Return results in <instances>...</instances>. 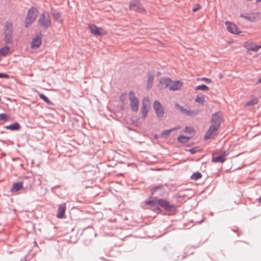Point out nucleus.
<instances>
[{"mask_svg": "<svg viewBox=\"0 0 261 261\" xmlns=\"http://www.w3.org/2000/svg\"><path fill=\"white\" fill-rule=\"evenodd\" d=\"M190 139V137H187L184 135H180L177 138V140L179 142L181 143H186L188 142L189 140Z\"/></svg>", "mask_w": 261, "mask_h": 261, "instance_id": "nucleus-23", "label": "nucleus"}, {"mask_svg": "<svg viewBox=\"0 0 261 261\" xmlns=\"http://www.w3.org/2000/svg\"><path fill=\"white\" fill-rule=\"evenodd\" d=\"M197 80H200L205 82L207 84L211 83L212 81L211 79L207 78V77H202V78H198L197 79Z\"/></svg>", "mask_w": 261, "mask_h": 261, "instance_id": "nucleus-37", "label": "nucleus"}, {"mask_svg": "<svg viewBox=\"0 0 261 261\" xmlns=\"http://www.w3.org/2000/svg\"><path fill=\"white\" fill-rule=\"evenodd\" d=\"M153 107L157 116L162 117L164 114V109L160 102L158 100H155Z\"/></svg>", "mask_w": 261, "mask_h": 261, "instance_id": "nucleus-8", "label": "nucleus"}, {"mask_svg": "<svg viewBox=\"0 0 261 261\" xmlns=\"http://www.w3.org/2000/svg\"><path fill=\"white\" fill-rule=\"evenodd\" d=\"M219 77L220 79H221V78L222 77V75L221 74H220L219 75Z\"/></svg>", "mask_w": 261, "mask_h": 261, "instance_id": "nucleus-44", "label": "nucleus"}, {"mask_svg": "<svg viewBox=\"0 0 261 261\" xmlns=\"http://www.w3.org/2000/svg\"><path fill=\"white\" fill-rule=\"evenodd\" d=\"M222 120V116L219 112H216L212 115L211 118L212 125L220 127Z\"/></svg>", "mask_w": 261, "mask_h": 261, "instance_id": "nucleus-9", "label": "nucleus"}, {"mask_svg": "<svg viewBox=\"0 0 261 261\" xmlns=\"http://www.w3.org/2000/svg\"><path fill=\"white\" fill-rule=\"evenodd\" d=\"M185 132L189 134H192L194 132V129L189 126H186L185 127Z\"/></svg>", "mask_w": 261, "mask_h": 261, "instance_id": "nucleus-38", "label": "nucleus"}, {"mask_svg": "<svg viewBox=\"0 0 261 261\" xmlns=\"http://www.w3.org/2000/svg\"><path fill=\"white\" fill-rule=\"evenodd\" d=\"M149 110V101L148 100H145L144 99L143 102L142 108L141 110L142 117L145 118L148 113Z\"/></svg>", "mask_w": 261, "mask_h": 261, "instance_id": "nucleus-13", "label": "nucleus"}, {"mask_svg": "<svg viewBox=\"0 0 261 261\" xmlns=\"http://www.w3.org/2000/svg\"><path fill=\"white\" fill-rule=\"evenodd\" d=\"M9 77V75L6 73H0V78H6L8 79Z\"/></svg>", "mask_w": 261, "mask_h": 261, "instance_id": "nucleus-39", "label": "nucleus"}, {"mask_svg": "<svg viewBox=\"0 0 261 261\" xmlns=\"http://www.w3.org/2000/svg\"><path fill=\"white\" fill-rule=\"evenodd\" d=\"M201 177L202 174L199 172H195L191 176V179L195 180L199 179Z\"/></svg>", "mask_w": 261, "mask_h": 261, "instance_id": "nucleus-29", "label": "nucleus"}, {"mask_svg": "<svg viewBox=\"0 0 261 261\" xmlns=\"http://www.w3.org/2000/svg\"><path fill=\"white\" fill-rule=\"evenodd\" d=\"M154 80V76L150 74H148V78L147 82V89H150Z\"/></svg>", "mask_w": 261, "mask_h": 261, "instance_id": "nucleus-24", "label": "nucleus"}, {"mask_svg": "<svg viewBox=\"0 0 261 261\" xmlns=\"http://www.w3.org/2000/svg\"><path fill=\"white\" fill-rule=\"evenodd\" d=\"M225 24L226 25L227 31L232 34H239L241 32L239 31V29L233 23L226 21Z\"/></svg>", "mask_w": 261, "mask_h": 261, "instance_id": "nucleus-12", "label": "nucleus"}, {"mask_svg": "<svg viewBox=\"0 0 261 261\" xmlns=\"http://www.w3.org/2000/svg\"><path fill=\"white\" fill-rule=\"evenodd\" d=\"M23 182L19 181L13 184V187L11 189V191L17 192L22 188Z\"/></svg>", "mask_w": 261, "mask_h": 261, "instance_id": "nucleus-21", "label": "nucleus"}, {"mask_svg": "<svg viewBox=\"0 0 261 261\" xmlns=\"http://www.w3.org/2000/svg\"><path fill=\"white\" fill-rule=\"evenodd\" d=\"M164 186L163 185H158L157 186H154L151 189V191L152 194H153L156 191L158 190H162L164 188Z\"/></svg>", "mask_w": 261, "mask_h": 261, "instance_id": "nucleus-30", "label": "nucleus"}, {"mask_svg": "<svg viewBox=\"0 0 261 261\" xmlns=\"http://www.w3.org/2000/svg\"><path fill=\"white\" fill-rule=\"evenodd\" d=\"M182 85V83L179 81H175L174 83L169 87V90L170 91L177 90L181 87Z\"/></svg>", "mask_w": 261, "mask_h": 261, "instance_id": "nucleus-19", "label": "nucleus"}, {"mask_svg": "<svg viewBox=\"0 0 261 261\" xmlns=\"http://www.w3.org/2000/svg\"><path fill=\"white\" fill-rule=\"evenodd\" d=\"M154 137H155V138H158V135H154Z\"/></svg>", "mask_w": 261, "mask_h": 261, "instance_id": "nucleus-46", "label": "nucleus"}, {"mask_svg": "<svg viewBox=\"0 0 261 261\" xmlns=\"http://www.w3.org/2000/svg\"><path fill=\"white\" fill-rule=\"evenodd\" d=\"M200 111L199 110H191L189 108H188V110L187 111V113L186 116H190V117H194L199 114Z\"/></svg>", "mask_w": 261, "mask_h": 261, "instance_id": "nucleus-22", "label": "nucleus"}, {"mask_svg": "<svg viewBox=\"0 0 261 261\" xmlns=\"http://www.w3.org/2000/svg\"><path fill=\"white\" fill-rule=\"evenodd\" d=\"M34 244L36 245V242H34Z\"/></svg>", "mask_w": 261, "mask_h": 261, "instance_id": "nucleus-49", "label": "nucleus"}, {"mask_svg": "<svg viewBox=\"0 0 261 261\" xmlns=\"http://www.w3.org/2000/svg\"><path fill=\"white\" fill-rule=\"evenodd\" d=\"M129 100L131 109L134 112H137L139 108V101L137 97L135 96V93L133 91H130L128 94Z\"/></svg>", "mask_w": 261, "mask_h": 261, "instance_id": "nucleus-3", "label": "nucleus"}, {"mask_svg": "<svg viewBox=\"0 0 261 261\" xmlns=\"http://www.w3.org/2000/svg\"><path fill=\"white\" fill-rule=\"evenodd\" d=\"M66 210L65 203H62L58 206V213L57 217L58 218L62 219L65 217V212Z\"/></svg>", "mask_w": 261, "mask_h": 261, "instance_id": "nucleus-14", "label": "nucleus"}, {"mask_svg": "<svg viewBox=\"0 0 261 261\" xmlns=\"http://www.w3.org/2000/svg\"><path fill=\"white\" fill-rule=\"evenodd\" d=\"M226 155L225 152H224L223 154H221L218 156H213L212 161L215 163H223L226 160Z\"/></svg>", "mask_w": 261, "mask_h": 261, "instance_id": "nucleus-17", "label": "nucleus"}, {"mask_svg": "<svg viewBox=\"0 0 261 261\" xmlns=\"http://www.w3.org/2000/svg\"><path fill=\"white\" fill-rule=\"evenodd\" d=\"M261 48V45H252L250 47L247 48V53L251 54L250 51H257Z\"/></svg>", "mask_w": 261, "mask_h": 261, "instance_id": "nucleus-25", "label": "nucleus"}, {"mask_svg": "<svg viewBox=\"0 0 261 261\" xmlns=\"http://www.w3.org/2000/svg\"><path fill=\"white\" fill-rule=\"evenodd\" d=\"M51 13L53 17L55 18V19L56 20H57L59 23L62 22V20L61 18V13L56 11L54 9H51Z\"/></svg>", "mask_w": 261, "mask_h": 261, "instance_id": "nucleus-18", "label": "nucleus"}, {"mask_svg": "<svg viewBox=\"0 0 261 261\" xmlns=\"http://www.w3.org/2000/svg\"><path fill=\"white\" fill-rule=\"evenodd\" d=\"M220 127H217L214 125H211L210 127L208 129L206 132L205 136H204V139L207 140L208 139L212 138L214 136L216 135V132L217 130Z\"/></svg>", "mask_w": 261, "mask_h": 261, "instance_id": "nucleus-10", "label": "nucleus"}, {"mask_svg": "<svg viewBox=\"0 0 261 261\" xmlns=\"http://www.w3.org/2000/svg\"><path fill=\"white\" fill-rule=\"evenodd\" d=\"M195 102L200 103V104H203L204 101V96L203 95L201 94H198L197 95L196 98L195 100Z\"/></svg>", "mask_w": 261, "mask_h": 261, "instance_id": "nucleus-28", "label": "nucleus"}, {"mask_svg": "<svg viewBox=\"0 0 261 261\" xmlns=\"http://www.w3.org/2000/svg\"><path fill=\"white\" fill-rule=\"evenodd\" d=\"M41 43L42 33L40 32L32 40L31 42V47L32 48H37L41 45Z\"/></svg>", "mask_w": 261, "mask_h": 261, "instance_id": "nucleus-11", "label": "nucleus"}, {"mask_svg": "<svg viewBox=\"0 0 261 261\" xmlns=\"http://www.w3.org/2000/svg\"><path fill=\"white\" fill-rule=\"evenodd\" d=\"M196 91L197 90H202V91H208L209 88L205 85H200L196 86L195 88Z\"/></svg>", "mask_w": 261, "mask_h": 261, "instance_id": "nucleus-31", "label": "nucleus"}, {"mask_svg": "<svg viewBox=\"0 0 261 261\" xmlns=\"http://www.w3.org/2000/svg\"><path fill=\"white\" fill-rule=\"evenodd\" d=\"M175 108H176L177 109H179L180 111V112L186 115L187 113V111H188V108H185L183 106H180L178 103H176L175 104Z\"/></svg>", "mask_w": 261, "mask_h": 261, "instance_id": "nucleus-26", "label": "nucleus"}, {"mask_svg": "<svg viewBox=\"0 0 261 261\" xmlns=\"http://www.w3.org/2000/svg\"><path fill=\"white\" fill-rule=\"evenodd\" d=\"M172 82V80L170 79L167 77H163L160 81V83L163 88L168 87Z\"/></svg>", "mask_w": 261, "mask_h": 261, "instance_id": "nucleus-16", "label": "nucleus"}, {"mask_svg": "<svg viewBox=\"0 0 261 261\" xmlns=\"http://www.w3.org/2000/svg\"><path fill=\"white\" fill-rule=\"evenodd\" d=\"M10 118L9 116L5 113L0 114V120H8Z\"/></svg>", "mask_w": 261, "mask_h": 261, "instance_id": "nucleus-36", "label": "nucleus"}, {"mask_svg": "<svg viewBox=\"0 0 261 261\" xmlns=\"http://www.w3.org/2000/svg\"><path fill=\"white\" fill-rule=\"evenodd\" d=\"M158 204L166 211L173 212L176 210V206L174 205L164 199H160L158 201Z\"/></svg>", "mask_w": 261, "mask_h": 261, "instance_id": "nucleus-4", "label": "nucleus"}, {"mask_svg": "<svg viewBox=\"0 0 261 261\" xmlns=\"http://www.w3.org/2000/svg\"><path fill=\"white\" fill-rule=\"evenodd\" d=\"M38 11L37 10V9L33 7H31L28 10L24 21L25 28H28L29 25L32 24L33 22L36 20L38 15Z\"/></svg>", "mask_w": 261, "mask_h": 261, "instance_id": "nucleus-2", "label": "nucleus"}, {"mask_svg": "<svg viewBox=\"0 0 261 261\" xmlns=\"http://www.w3.org/2000/svg\"><path fill=\"white\" fill-rule=\"evenodd\" d=\"M5 128L11 130H18L20 128V125L18 122H15L9 125L6 126Z\"/></svg>", "mask_w": 261, "mask_h": 261, "instance_id": "nucleus-20", "label": "nucleus"}, {"mask_svg": "<svg viewBox=\"0 0 261 261\" xmlns=\"http://www.w3.org/2000/svg\"><path fill=\"white\" fill-rule=\"evenodd\" d=\"M129 8L130 10L141 13H143L145 11V9L141 6L140 0H131Z\"/></svg>", "mask_w": 261, "mask_h": 261, "instance_id": "nucleus-6", "label": "nucleus"}, {"mask_svg": "<svg viewBox=\"0 0 261 261\" xmlns=\"http://www.w3.org/2000/svg\"><path fill=\"white\" fill-rule=\"evenodd\" d=\"M9 50V47L8 46H4L0 49V54L3 56H5L8 53Z\"/></svg>", "mask_w": 261, "mask_h": 261, "instance_id": "nucleus-32", "label": "nucleus"}, {"mask_svg": "<svg viewBox=\"0 0 261 261\" xmlns=\"http://www.w3.org/2000/svg\"><path fill=\"white\" fill-rule=\"evenodd\" d=\"M200 150V149H199V148L198 147H194L191 148L189 150V152L192 154H194L197 153V152L199 151Z\"/></svg>", "mask_w": 261, "mask_h": 261, "instance_id": "nucleus-35", "label": "nucleus"}, {"mask_svg": "<svg viewBox=\"0 0 261 261\" xmlns=\"http://www.w3.org/2000/svg\"><path fill=\"white\" fill-rule=\"evenodd\" d=\"M201 8V6L197 5L196 7L193 8V11L195 12Z\"/></svg>", "mask_w": 261, "mask_h": 261, "instance_id": "nucleus-41", "label": "nucleus"}, {"mask_svg": "<svg viewBox=\"0 0 261 261\" xmlns=\"http://www.w3.org/2000/svg\"><path fill=\"white\" fill-rule=\"evenodd\" d=\"M39 97L43 99L46 103L47 104H51V101L49 100L48 98L46 97L44 94L41 93L39 94Z\"/></svg>", "mask_w": 261, "mask_h": 261, "instance_id": "nucleus-34", "label": "nucleus"}, {"mask_svg": "<svg viewBox=\"0 0 261 261\" xmlns=\"http://www.w3.org/2000/svg\"><path fill=\"white\" fill-rule=\"evenodd\" d=\"M210 215H211V216H213V213H212H212H211Z\"/></svg>", "mask_w": 261, "mask_h": 261, "instance_id": "nucleus-47", "label": "nucleus"}, {"mask_svg": "<svg viewBox=\"0 0 261 261\" xmlns=\"http://www.w3.org/2000/svg\"><path fill=\"white\" fill-rule=\"evenodd\" d=\"M179 127H173V128H171L169 129H167V130H164L162 133V134H161V136L163 137H165L166 136H168L170 133L174 130H176L177 129H178Z\"/></svg>", "mask_w": 261, "mask_h": 261, "instance_id": "nucleus-27", "label": "nucleus"}, {"mask_svg": "<svg viewBox=\"0 0 261 261\" xmlns=\"http://www.w3.org/2000/svg\"><path fill=\"white\" fill-rule=\"evenodd\" d=\"M257 2H261V0H256Z\"/></svg>", "mask_w": 261, "mask_h": 261, "instance_id": "nucleus-48", "label": "nucleus"}, {"mask_svg": "<svg viewBox=\"0 0 261 261\" xmlns=\"http://www.w3.org/2000/svg\"><path fill=\"white\" fill-rule=\"evenodd\" d=\"M159 199L156 197H154L151 200H146L145 201V204L152 207V210L153 212L159 214L162 212L161 209L158 206V201Z\"/></svg>", "mask_w": 261, "mask_h": 261, "instance_id": "nucleus-5", "label": "nucleus"}, {"mask_svg": "<svg viewBox=\"0 0 261 261\" xmlns=\"http://www.w3.org/2000/svg\"><path fill=\"white\" fill-rule=\"evenodd\" d=\"M20 261H25V259H21Z\"/></svg>", "mask_w": 261, "mask_h": 261, "instance_id": "nucleus-45", "label": "nucleus"}, {"mask_svg": "<svg viewBox=\"0 0 261 261\" xmlns=\"http://www.w3.org/2000/svg\"><path fill=\"white\" fill-rule=\"evenodd\" d=\"M89 28L91 33L95 36H100L102 34L101 32V29L98 28L94 24L89 25Z\"/></svg>", "mask_w": 261, "mask_h": 261, "instance_id": "nucleus-15", "label": "nucleus"}, {"mask_svg": "<svg viewBox=\"0 0 261 261\" xmlns=\"http://www.w3.org/2000/svg\"><path fill=\"white\" fill-rule=\"evenodd\" d=\"M258 201H259V202H261V197H260L258 198Z\"/></svg>", "mask_w": 261, "mask_h": 261, "instance_id": "nucleus-43", "label": "nucleus"}, {"mask_svg": "<svg viewBox=\"0 0 261 261\" xmlns=\"http://www.w3.org/2000/svg\"><path fill=\"white\" fill-rule=\"evenodd\" d=\"M257 102V100L256 98H253L252 99L249 100L247 102H246L245 104V106H253L255 104H256Z\"/></svg>", "mask_w": 261, "mask_h": 261, "instance_id": "nucleus-33", "label": "nucleus"}, {"mask_svg": "<svg viewBox=\"0 0 261 261\" xmlns=\"http://www.w3.org/2000/svg\"><path fill=\"white\" fill-rule=\"evenodd\" d=\"M240 17H243V18H245L246 19H247V20H251V19L250 17H249V16H247V15H246V14H241L240 15Z\"/></svg>", "mask_w": 261, "mask_h": 261, "instance_id": "nucleus-40", "label": "nucleus"}, {"mask_svg": "<svg viewBox=\"0 0 261 261\" xmlns=\"http://www.w3.org/2000/svg\"><path fill=\"white\" fill-rule=\"evenodd\" d=\"M5 40L8 42L11 40L13 33L12 23L10 22H6L5 25Z\"/></svg>", "mask_w": 261, "mask_h": 261, "instance_id": "nucleus-7", "label": "nucleus"}, {"mask_svg": "<svg viewBox=\"0 0 261 261\" xmlns=\"http://www.w3.org/2000/svg\"><path fill=\"white\" fill-rule=\"evenodd\" d=\"M38 26L44 30H46L51 26V19L50 16L44 12L42 13L38 20Z\"/></svg>", "mask_w": 261, "mask_h": 261, "instance_id": "nucleus-1", "label": "nucleus"}, {"mask_svg": "<svg viewBox=\"0 0 261 261\" xmlns=\"http://www.w3.org/2000/svg\"><path fill=\"white\" fill-rule=\"evenodd\" d=\"M257 83H258V84H260V83H261V77H260V78H259V79L258 80Z\"/></svg>", "mask_w": 261, "mask_h": 261, "instance_id": "nucleus-42", "label": "nucleus"}]
</instances>
